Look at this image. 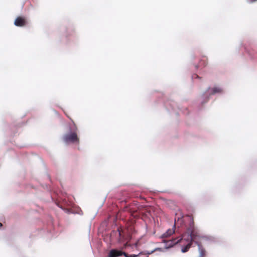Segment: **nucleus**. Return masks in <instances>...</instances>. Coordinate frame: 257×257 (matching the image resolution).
Returning a JSON list of instances; mask_svg holds the SVG:
<instances>
[{
	"label": "nucleus",
	"mask_w": 257,
	"mask_h": 257,
	"mask_svg": "<svg viewBox=\"0 0 257 257\" xmlns=\"http://www.w3.org/2000/svg\"><path fill=\"white\" fill-rule=\"evenodd\" d=\"M179 240H177V238H174L170 240H166L165 239H163V242L165 243V248L168 249L172 247L174 245L176 244L179 243Z\"/></svg>",
	"instance_id": "5"
},
{
	"label": "nucleus",
	"mask_w": 257,
	"mask_h": 257,
	"mask_svg": "<svg viewBox=\"0 0 257 257\" xmlns=\"http://www.w3.org/2000/svg\"><path fill=\"white\" fill-rule=\"evenodd\" d=\"M192 78L193 79H195V78H198V79L200 78L199 76L197 75V74H194L193 75H192Z\"/></svg>",
	"instance_id": "18"
},
{
	"label": "nucleus",
	"mask_w": 257,
	"mask_h": 257,
	"mask_svg": "<svg viewBox=\"0 0 257 257\" xmlns=\"http://www.w3.org/2000/svg\"><path fill=\"white\" fill-rule=\"evenodd\" d=\"M123 252L124 251H122L120 250L117 249H112L109 251L108 257H118L123 255Z\"/></svg>",
	"instance_id": "6"
},
{
	"label": "nucleus",
	"mask_w": 257,
	"mask_h": 257,
	"mask_svg": "<svg viewBox=\"0 0 257 257\" xmlns=\"http://www.w3.org/2000/svg\"><path fill=\"white\" fill-rule=\"evenodd\" d=\"M187 230L191 233V235L192 236V239L195 243V241H197L196 239L199 237V235L196 228L194 226L193 220L190 222L189 226L187 228Z\"/></svg>",
	"instance_id": "2"
},
{
	"label": "nucleus",
	"mask_w": 257,
	"mask_h": 257,
	"mask_svg": "<svg viewBox=\"0 0 257 257\" xmlns=\"http://www.w3.org/2000/svg\"><path fill=\"white\" fill-rule=\"evenodd\" d=\"M116 232H118V236L119 237V239H118V242H121V241H122L121 238V231H120L119 228H117L116 231H115V230L112 231L111 234L113 233H116Z\"/></svg>",
	"instance_id": "11"
},
{
	"label": "nucleus",
	"mask_w": 257,
	"mask_h": 257,
	"mask_svg": "<svg viewBox=\"0 0 257 257\" xmlns=\"http://www.w3.org/2000/svg\"><path fill=\"white\" fill-rule=\"evenodd\" d=\"M3 226V224L2 223L0 222V227L2 226Z\"/></svg>",
	"instance_id": "21"
},
{
	"label": "nucleus",
	"mask_w": 257,
	"mask_h": 257,
	"mask_svg": "<svg viewBox=\"0 0 257 257\" xmlns=\"http://www.w3.org/2000/svg\"><path fill=\"white\" fill-rule=\"evenodd\" d=\"M26 24L25 20L21 17H18L16 18L14 22V25L17 27L24 26Z\"/></svg>",
	"instance_id": "8"
},
{
	"label": "nucleus",
	"mask_w": 257,
	"mask_h": 257,
	"mask_svg": "<svg viewBox=\"0 0 257 257\" xmlns=\"http://www.w3.org/2000/svg\"><path fill=\"white\" fill-rule=\"evenodd\" d=\"M222 92V89L221 88L215 86L213 88H208L206 91L203 94L204 97H207L208 95L210 94H216L218 93H221Z\"/></svg>",
	"instance_id": "4"
},
{
	"label": "nucleus",
	"mask_w": 257,
	"mask_h": 257,
	"mask_svg": "<svg viewBox=\"0 0 257 257\" xmlns=\"http://www.w3.org/2000/svg\"><path fill=\"white\" fill-rule=\"evenodd\" d=\"M123 255L125 256V257H137L138 256H140L141 254H142V252H140L139 254H128L127 253H126V252H124L123 253Z\"/></svg>",
	"instance_id": "12"
},
{
	"label": "nucleus",
	"mask_w": 257,
	"mask_h": 257,
	"mask_svg": "<svg viewBox=\"0 0 257 257\" xmlns=\"http://www.w3.org/2000/svg\"><path fill=\"white\" fill-rule=\"evenodd\" d=\"M247 2L248 3H253L257 1V0H246Z\"/></svg>",
	"instance_id": "19"
},
{
	"label": "nucleus",
	"mask_w": 257,
	"mask_h": 257,
	"mask_svg": "<svg viewBox=\"0 0 257 257\" xmlns=\"http://www.w3.org/2000/svg\"><path fill=\"white\" fill-rule=\"evenodd\" d=\"M138 244V242H136V243H135L134 245H135V247H137Z\"/></svg>",
	"instance_id": "20"
},
{
	"label": "nucleus",
	"mask_w": 257,
	"mask_h": 257,
	"mask_svg": "<svg viewBox=\"0 0 257 257\" xmlns=\"http://www.w3.org/2000/svg\"><path fill=\"white\" fill-rule=\"evenodd\" d=\"M192 244L190 243H184V244L182 246L181 251L183 253L186 252L188 251L189 248L191 247Z\"/></svg>",
	"instance_id": "10"
},
{
	"label": "nucleus",
	"mask_w": 257,
	"mask_h": 257,
	"mask_svg": "<svg viewBox=\"0 0 257 257\" xmlns=\"http://www.w3.org/2000/svg\"><path fill=\"white\" fill-rule=\"evenodd\" d=\"M176 220L175 219V223L173 226L172 229H168L165 233H164L161 236V238H164L171 236L175 232V229L176 228Z\"/></svg>",
	"instance_id": "7"
},
{
	"label": "nucleus",
	"mask_w": 257,
	"mask_h": 257,
	"mask_svg": "<svg viewBox=\"0 0 257 257\" xmlns=\"http://www.w3.org/2000/svg\"><path fill=\"white\" fill-rule=\"evenodd\" d=\"M128 245H129L127 243V242L124 243L123 245V246L121 247V249L122 250V249H125L126 248V247L128 246Z\"/></svg>",
	"instance_id": "17"
},
{
	"label": "nucleus",
	"mask_w": 257,
	"mask_h": 257,
	"mask_svg": "<svg viewBox=\"0 0 257 257\" xmlns=\"http://www.w3.org/2000/svg\"><path fill=\"white\" fill-rule=\"evenodd\" d=\"M156 251H164V249L162 248H160V247H157V248H155L154 249H153V250L151 251L150 253H151V254H152Z\"/></svg>",
	"instance_id": "15"
},
{
	"label": "nucleus",
	"mask_w": 257,
	"mask_h": 257,
	"mask_svg": "<svg viewBox=\"0 0 257 257\" xmlns=\"http://www.w3.org/2000/svg\"><path fill=\"white\" fill-rule=\"evenodd\" d=\"M59 207L62 208L65 212L68 214L74 213V212L70 208H63L62 206H59Z\"/></svg>",
	"instance_id": "14"
},
{
	"label": "nucleus",
	"mask_w": 257,
	"mask_h": 257,
	"mask_svg": "<svg viewBox=\"0 0 257 257\" xmlns=\"http://www.w3.org/2000/svg\"><path fill=\"white\" fill-rule=\"evenodd\" d=\"M142 253L140 256H138V257H148L149 255L151 254L150 251H145L141 252Z\"/></svg>",
	"instance_id": "13"
},
{
	"label": "nucleus",
	"mask_w": 257,
	"mask_h": 257,
	"mask_svg": "<svg viewBox=\"0 0 257 257\" xmlns=\"http://www.w3.org/2000/svg\"><path fill=\"white\" fill-rule=\"evenodd\" d=\"M195 244L198 247V250L199 252V257H203L205 254V250L202 247L201 244L198 241H195Z\"/></svg>",
	"instance_id": "9"
},
{
	"label": "nucleus",
	"mask_w": 257,
	"mask_h": 257,
	"mask_svg": "<svg viewBox=\"0 0 257 257\" xmlns=\"http://www.w3.org/2000/svg\"><path fill=\"white\" fill-rule=\"evenodd\" d=\"M191 233L190 232L188 231V230H186V232L184 233L181 237H178L177 240H179V243H181L182 242H184V243H190V244H192V242H193V240L192 239V236L191 235Z\"/></svg>",
	"instance_id": "3"
},
{
	"label": "nucleus",
	"mask_w": 257,
	"mask_h": 257,
	"mask_svg": "<svg viewBox=\"0 0 257 257\" xmlns=\"http://www.w3.org/2000/svg\"><path fill=\"white\" fill-rule=\"evenodd\" d=\"M63 140L66 144L78 142L77 134L72 132L64 135L63 137Z\"/></svg>",
	"instance_id": "1"
},
{
	"label": "nucleus",
	"mask_w": 257,
	"mask_h": 257,
	"mask_svg": "<svg viewBox=\"0 0 257 257\" xmlns=\"http://www.w3.org/2000/svg\"><path fill=\"white\" fill-rule=\"evenodd\" d=\"M75 127H76L75 124L74 123V122L72 121V122L70 124V126H69L68 128L72 129V128H75Z\"/></svg>",
	"instance_id": "16"
}]
</instances>
